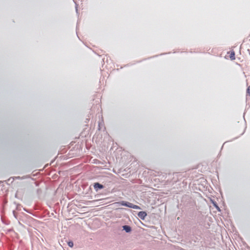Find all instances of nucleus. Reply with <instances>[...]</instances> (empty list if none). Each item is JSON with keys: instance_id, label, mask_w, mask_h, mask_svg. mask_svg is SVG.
<instances>
[{"instance_id": "1", "label": "nucleus", "mask_w": 250, "mask_h": 250, "mask_svg": "<svg viewBox=\"0 0 250 250\" xmlns=\"http://www.w3.org/2000/svg\"><path fill=\"white\" fill-rule=\"evenodd\" d=\"M114 204L116 205H118V206L121 205L123 206H125V207H129V208H133V207L134 205L132 204L131 203L124 202V201H122L121 203L116 202V203H115Z\"/></svg>"}, {"instance_id": "2", "label": "nucleus", "mask_w": 250, "mask_h": 250, "mask_svg": "<svg viewBox=\"0 0 250 250\" xmlns=\"http://www.w3.org/2000/svg\"><path fill=\"white\" fill-rule=\"evenodd\" d=\"M147 215L145 211H140L138 213V216L143 220H144Z\"/></svg>"}, {"instance_id": "3", "label": "nucleus", "mask_w": 250, "mask_h": 250, "mask_svg": "<svg viewBox=\"0 0 250 250\" xmlns=\"http://www.w3.org/2000/svg\"><path fill=\"white\" fill-rule=\"evenodd\" d=\"M123 229L127 233L130 232L131 230V228L127 225L124 226Z\"/></svg>"}, {"instance_id": "4", "label": "nucleus", "mask_w": 250, "mask_h": 250, "mask_svg": "<svg viewBox=\"0 0 250 250\" xmlns=\"http://www.w3.org/2000/svg\"><path fill=\"white\" fill-rule=\"evenodd\" d=\"M94 187L95 188H97V187L98 188L101 189L103 188V186L99 183H96L94 184Z\"/></svg>"}, {"instance_id": "5", "label": "nucleus", "mask_w": 250, "mask_h": 250, "mask_svg": "<svg viewBox=\"0 0 250 250\" xmlns=\"http://www.w3.org/2000/svg\"><path fill=\"white\" fill-rule=\"evenodd\" d=\"M230 58L232 60H233L235 59V53L233 51H232L230 53Z\"/></svg>"}, {"instance_id": "6", "label": "nucleus", "mask_w": 250, "mask_h": 250, "mask_svg": "<svg viewBox=\"0 0 250 250\" xmlns=\"http://www.w3.org/2000/svg\"><path fill=\"white\" fill-rule=\"evenodd\" d=\"M132 208L136 209H141V208L137 205H134Z\"/></svg>"}, {"instance_id": "7", "label": "nucleus", "mask_w": 250, "mask_h": 250, "mask_svg": "<svg viewBox=\"0 0 250 250\" xmlns=\"http://www.w3.org/2000/svg\"><path fill=\"white\" fill-rule=\"evenodd\" d=\"M210 201H211L212 204L213 205V206H214L215 208L216 206H217V205L216 204V203L213 200H212V199H210Z\"/></svg>"}, {"instance_id": "8", "label": "nucleus", "mask_w": 250, "mask_h": 250, "mask_svg": "<svg viewBox=\"0 0 250 250\" xmlns=\"http://www.w3.org/2000/svg\"><path fill=\"white\" fill-rule=\"evenodd\" d=\"M68 246L70 247H72L73 246V243L72 242H69L68 243Z\"/></svg>"}, {"instance_id": "9", "label": "nucleus", "mask_w": 250, "mask_h": 250, "mask_svg": "<svg viewBox=\"0 0 250 250\" xmlns=\"http://www.w3.org/2000/svg\"><path fill=\"white\" fill-rule=\"evenodd\" d=\"M215 208L219 211H220V208H219V207L217 206L215 207Z\"/></svg>"}, {"instance_id": "10", "label": "nucleus", "mask_w": 250, "mask_h": 250, "mask_svg": "<svg viewBox=\"0 0 250 250\" xmlns=\"http://www.w3.org/2000/svg\"><path fill=\"white\" fill-rule=\"evenodd\" d=\"M247 92L249 93V94H250V87H249L247 89Z\"/></svg>"}]
</instances>
